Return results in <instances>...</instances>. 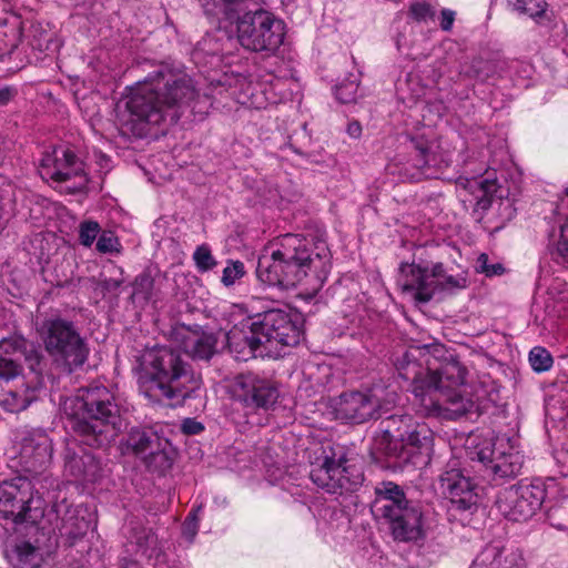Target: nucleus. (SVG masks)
<instances>
[{"mask_svg": "<svg viewBox=\"0 0 568 568\" xmlns=\"http://www.w3.org/2000/svg\"><path fill=\"white\" fill-rule=\"evenodd\" d=\"M211 105L193 79L182 69L161 64L129 95L120 118L125 136H145L153 126L175 124L190 111L204 115Z\"/></svg>", "mask_w": 568, "mask_h": 568, "instance_id": "f257e3e1", "label": "nucleus"}, {"mask_svg": "<svg viewBox=\"0 0 568 568\" xmlns=\"http://www.w3.org/2000/svg\"><path fill=\"white\" fill-rule=\"evenodd\" d=\"M257 261V280L272 287L293 288L305 281L314 292L322 288L332 268V253L318 236L286 233Z\"/></svg>", "mask_w": 568, "mask_h": 568, "instance_id": "f03ea898", "label": "nucleus"}, {"mask_svg": "<svg viewBox=\"0 0 568 568\" xmlns=\"http://www.w3.org/2000/svg\"><path fill=\"white\" fill-rule=\"evenodd\" d=\"M425 351L434 356L446 353L444 345L439 343L423 345L407 351L403 359L397 364V371L402 378L412 381V392L419 404L427 410H439L444 405L455 416H464L471 412L475 404L462 395L467 368L453 355L445 357L438 368L422 372L415 362V353Z\"/></svg>", "mask_w": 568, "mask_h": 568, "instance_id": "7ed1b4c3", "label": "nucleus"}, {"mask_svg": "<svg viewBox=\"0 0 568 568\" xmlns=\"http://www.w3.org/2000/svg\"><path fill=\"white\" fill-rule=\"evenodd\" d=\"M140 392L153 403L182 405L196 396L202 377L183 358L179 349L165 345L145 348L138 358Z\"/></svg>", "mask_w": 568, "mask_h": 568, "instance_id": "20e7f679", "label": "nucleus"}, {"mask_svg": "<svg viewBox=\"0 0 568 568\" xmlns=\"http://www.w3.org/2000/svg\"><path fill=\"white\" fill-rule=\"evenodd\" d=\"M71 427L90 447L109 445L121 428L120 408L113 393L99 383L79 389L73 402Z\"/></svg>", "mask_w": 568, "mask_h": 568, "instance_id": "39448f33", "label": "nucleus"}, {"mask_svg": "<svg viewBox=\"0 0 568 568\" xmlns=\"http://www.w3.org/2000/svg\"><path fill=\"white\" fill-rule=\"evenodd\" d=\"M371 506L373 516L383 520L397 542H417L426 536L423 507L406 497L403 488L393 481L375 486Z\"/></svg>", "mask_w": 568, "mask_h": 568, "instance_id": "423d86ee", "label": "nucleus"}, {"mask_svg": "<svg viewBox=\"0 0 568 568\" xmlns=\"http://www.w3.org/2000/svg\"><path fill=\"white\" fill-rule=\"evenodd\" d=\"M41 338L52 361L68 372L81 367L88 359V344L71 321L59 316L44 320Z\"/></svg>", "mask_w": 568, "mask_h": 568, "instance_id": "0eeeda50", "label": "nucleus"}, {"mask_svg": "<svg viewBox=\"0 0 568 568\" xmlns=\"http://www.w3.org/2000/svg\"><path fill=\"white\" fill-rule=\"evenodd\" d=\"M378 432L374 440V449L394 459L402 458L407 447H426L433 439L432 430L427 425L417 423L408 414H395L382 419Z\"/></svg>", "mask_w": 568, "mask_h": 568, "instance_id": "6e6552de", "label": "nucleus"}, {"mask_svg": "<svg viewBox=\"0 0 568 568\" xmlns=\"http://www.w3.org/2000/svg\"><path fill=\"white\" fill-rule=\"evenodd\" d=\"M311 480L329 494L343 495L355 491L363 483V474L354 466L348 465L344 454L336 457L331 449H324L310 471Z\"/></svg>", "mask_w": 568, "mask_h": 568, "instance_id": "1a4fd4ad", "label": "nucleus"}, {"mask_svg": "<svg viewBox=\"0 0 568 568\" xmlns=\"http://www.w3.org/2000/svg\"><path fill=\"white\" fill-rule=\"evenodd\" d=\"M236 29L241 45L254 52H275L285 36L283 22L264 10L244 13Z\"/></svg>", "mask_w": 568, "mask_h": 568, "instance_id": "9d476101", "label": "nucleus"}, {"mask_svg": "<svg viewBox=\"0 0 568 568\" xmlns=\"http://www.w3.org/2000/svg\"><path fill=\"white\" fill-rule=\"evenodd\" d=\"M41 499L34 497L31 481L16 477L0 484V517L16 524H34L42 517Z\"/></svg>", "mask_w": 568, "mask_h": 568, "instance_id": "9b49d317", "label": "nucleus"}, {"mask_svg": "<svg viewBox=\"0 0 568 568\" xmlns=\"http://www.w3.org/2000/svg\"><path fill=\"white\" fill-rule=\"evenodd\" d=\"M470 459L481 466L484 476L496 485L519 475L523 457L518 452H505L493 439H484L470 453Z\"/></svg>", "mask_w": 568, "mask_h": 568, "instance_id": "f8f14e48", "label": "nucleus"}, {"mask_svg": "<svg viewBox=\"0 0 568 568\" xmlns=\"http://www.w3.org/2000/svg\"><path fill=\"white\" fill-rule=\"evenodd\" d=\"M546 490L540 484L519 483L500 491L496 499L499 511L509 520L525 521L541 507Z\"/></svg>", "mask_w": 568, "mask_h": 568, "instance_id": "ddd939ff", "label": "nucleus"}, {"mask_svg": "<svg viewBox=\"0 0 568 568\" xmlns=\"http://www.w3.org/2000/svg\"><path fill=\"white\" fill-rule=\"evenodd\" d=\"M232 393L235 399L248 408L268 409L280 397L277 384L254 373H243L234 377Z\"/></svg>", "mask_w": 568, "mask_h": 568, "instance_id": "4468645a", "label": "nucleus"}, {"mask_svg": "<svg viewBox=\"0 0 568 568\" xmlns=\"http://www.w3.org/2000/svg\"><path fill=\"white\" fill-rule=\"evenodd\" d=\"M379 392L381 389L373 388L341 394L335 404L337 418L355 424L379 418L383 408Z\"/></svg>", "mask_w": 568, "mask_h": 568, "instance_id": "2eb2a0df", "label": "nucleus"}, {"mask_svg": "<svg viewBox=\"0 0 568 568\" xmlns=\"http://www.w3.org/2000/svg\"><path fill=\"white\" fill-rule=\"evenodd\" d=\"M442 493L449 499V511L457 514H474L478 509V496L475 493V485L464 473L450 467L439 476Z\"/></svg>", "mask_w": 568, "mask_h": 568, "instance_id": "dca6fc26", "label": "nucleus"}, {"mask_svg": "<svg viewBox=\"0 0 568 568\" xmlns=\"http://www.w3.org/2000/svg\"><path fill=\"white\" fill-rule=\"evenodd\" d=\"M442 493L449 499V511L457 514H474L478 509V496L475 493V485L464 473L450 467L439 476Z\"/></svg>", "mask_w": 568, "mask_h": 568, "instance_id": "f3484780", "label": "nucleus"}, {"mask_svg": "<svg viewBox=\"0 0 568 568\" xmlns=\"http://www.w3.org/2000/svg\"><path fill=\"white\" fill-rule=\"evenodd\" d=\"M442 263L435 264L432 270L416 264L404 263L400 265L402 288L413 294L417 303H428L438 292Z\"/></svg>", "mask_w": 568, "mask_h": 568, "instance_id": "a211bd4d", "label": "nucleus"}, {"mask_svg": "<svg viewBox=\"0 0 568 568\" xmlns=\"http://www.w3.org/2000/svg\"><path fill=\"white\" fill-rule=\"evenodd\" d=\"M40 174L42 178L55 182H65L72 178H81L82 184L87 182L82 161L73 151L63 146L54 148L51 152L43 154L40 162Z\"/></svg>", "mask_w": 568, "mask_h": 568, "instance_id": "6ab92c4d", "label": "nucleus"}, {"mask_svg": "<svg viewBox=\"0 0 568 568\" xmlns=\"http://www.w3.org/2000/svg\"><path fill=\"white\" fill-rule=\"evenodd\" d=\"M493 173L486 176L460 180L459 184L474 197V212L485 214L495 203L511 210L507 191L503 189Z\"/></svg>", "mask_w": 568, "mask_h": 568, "instance_id": "aec40b11", "label": "nucleus"}, {"mask_svg": "<svg viewBox=\"0 0 568 568\" xmlns=\"http://www.w3.org/2000/svg\"><path fill=\"white\" fill-rule=\"evenodd\" d=\"M52 442L41 428L27 430L21 439L20 459L28 473L40 474L52 458Z\"/></svg>", "mask_w": 568, "mask_h": 568, "instance_id": "412c9836", "label": "nucleus"}, {"mask_svg": "<svg viewBox=\"0 0 568 568\" xmlns=\"http://www.w3.org/2000/svg\"><path fill=\"white\" fill-rule=\"evenodd\" d=\"M226 344L235 359L244 362L255 357L257 352L263 355L261 348L265 347L253 321L232 327L226 333Z\"/></svg>", "mask_w": 568, "mask_h": 568, "instance_id": "4be33fe9", "label": "nucleus"}, {"mask_svg": "<svg viewBox=\"0 0 568 568\" xmlns=\"http://www.w3.org/2000/svg\"><path fill=\"white\" fill-rule=\"evenodd\" d=\"M409 142L412 149L409 163L415 171L407 173V176L412 181L435 178L438 173L439 160L432 151L428 141L423 138H412ZM405 170L408 172V168Z\"/></svg>", "mask_w": 568, "mask_h": 568, "instance_id": "5701e85b", "label": "nucleus"}, {"mask_svg": "<svg viewBox=\"0 0 568 568\" xmlns=\"http://www.w3.org/2000/svg\"><path fill=\"white\" fill-rule=\"evenodd\" d=\"M24 338L10 336L0 341V381L10 382L22 374L20 352H23Z\"/></svg>", "mask_w": 568, "mask_h": 568, "instance_id": "b1692460", "label": "nucleus"}, {"mask_svg": "<svg viewBox=\"0 0 568 568\" xmlns=\"http://www.w3.org/2000/svg\"><path fill=\"white\" fill-rule=\"evenodd\" d=\"M40 390L39 381H23L20 386L3 393L0 406L9 413H20L38 400Z\"/></svg>", "mask_w": 568, "mask_h": 568, "instance_id": "393cba45", "label": "nucleus"}, {"mask_svg": "<svg viewBox=\"0 0 568 568\" xmlns=\"http://www.w3.org/2000/svg\"><path fill=\"white\" fill-rule=\"evenodd\" d=\"M284 314L285 312L282 310H270L253 318L255 329H257L264 346L276 344L278 328L284 324Z\"/></svg>", "mask_w": 568, "mask_h": 568, "instance_id": "a878e982", "label": "nucleus"}, {"mask_svg": "<svg viewBox=\"0 0 568 568\" xmlns=\"http://www.w3.org/2000/svg\"><path fill=\"white\" fill-rule=\"evenodd\" d=\"M216 343L212 333H193L184 338L183 347L193 359L209 361L215 353Z\"/></svg>", "mask_w": 568, "mask_h": 568, "instance_id": "bb28decb", "label": "nucleus"}, {"mask_svg": "<svg viewBox=\"0 0 568 568\" xmlns=\"http://www.w3.org/2000/svg\"><path fill=\"white\" fill-rule=\"evenodd\" d=\"M64 468L74 478L93 479L98 471L95 458L90 453L78 455L67 450L64 455Z\"/></svg>", "mask_w": 568, "mask_h": 568, "instance_id": "cd10ccee", "label": "nucleus"}, {"mask_svg": "<svg viewBox=\"0 0 568 568\" xmlns=\"http://www.w3.org/2000/svg\"><path fill=\"white\" fill-rule=\"evenodd\" d=\"M7 557L16 568H39L43 560L40 549L29 541L17 542Z\"/></svg>", "mask_w": 568, "mask_h": 568, "instance_id": "c85d7f7f", "label": "nucleus"}, {"mask_svg": "<svg viewBox=\"0 0 568 568\" xmlns=\"http://www.w3.org/2000/svg\"><path fill=\"white\" fill-rule=\"evenodd\" d=\"M20 359L24 358L28 374H21L26 382L39 381V389L43 387V367L44 358L41 352L24 338L23 352L19 354Z\"/></svg>", "mask_w": 568, "mask_h": 568, "instance_id": "c756f323", "label": "nucleus"}, {"mask_svg": "<svg viewBox=\"0 0 568 568\" xmlns=\"http://www.w3.org/2000/svg\"><path fill=\"white\" fill-rule=\"evenodd\" d=\"M22 33L23 23L19 17L7 19L0 27V36L3 37V47L1 48L4 51L1 54V59L3 61L6 58H11L16 49L19 47Z\"/></svg>", "mask_w": 568, "mask_h": 568, "instance_id": "7c9ffc66", "label": "nucleus"}, {"mask_svg": "<svg viewBox=\"0 0 568 568\" xmlns=\"http://www.w3.org/2000/svg\"><path fill=\"white\" fill-rule=\"evenodd\" d=\"M470 568H518L513 559L503 557V549L495 545L486 546L475 558Z\"/></svg>", "mask_w": 568, "mask_h": 568, "instance_id": "2f4dec72", "label": "nucleus"}, {"mask_svg": "<svg viewBox=\"0 0 568 568\" xmlns=\"http://www.w3.org/2000/svg\"><path fill=\"white\" fill-rule=\"evenodd\" d=\"M126 445L135 455L145 457L150 450L160 446V438L149 429L132 428L128 435Z\"/></svg>", "mask_w": 568, "mask_h": 568, "instance_id": "473e14b6", "label": "nucleus"}, {"mask_svg": "<svg viewBox=\"0 0 568 568\" xmlns=\"http://www.w3.org/2000/svg\"><path fill=\"white\" fill-rule=\"evenodd\" d=\"M90 523L84 518L77 516L73 511H68L57 525V529L62 537L68 538L71 544L82 538L89 530Z\"/></svg>", "mask_w": 568, "mask_h": 568, "instance_id": "72a5a7b5", "label": "nucleus"}, {"mask_svg": "<svg viewBox=\"0 0 568 568\" xmlns=\"http://www.w3.org/2000/svg\"><path fill=\"white\" fill-rule=\"evenodd\" d=\"M303 335L302 326L296 316L293 318L288 313L284 314V324L278 328V337L275 345L296 346Z\"/></svg>", "mask_w": 568, "mask_h": 568, "instance_id": "f704fd0d", "label": "nucleus"}, {"mask_svg": "<svg viewBox=\"0 0 568 568\" xmlns=\"http://www.w3.org/2000/svg\"><path fill=\"white\" fill-rule=\"evenodd\" d=\"M132 297L142 298L149 302L156 298L159 295V288L156 287L155 278L150 270L143 271L139 274L133 284Z\"/></svg>", "mask_w": 568, "mask_h": 568, "instance_id": "c9c22d12", "label": "nucleus"}, {"mask_svg": "<svg viewBox=\"0 0 568 568\" xmlns=\"http://www.w3.org/2000/svg\"><path fill=\"white\" fill-rule=\"evenodd\" d=\"M29 45L39 53H45L55 47L53 34L43 28L40 23H34L30 28Z\"/></svg>", "mask_w": 568, "mask_h": 568, "instance_id": "e433bc0d", "label": "nucleus"}, {"mask_svg": "<svg viewBox=\"0 0 568 568\" xmlns=\"http://www.w3.org/2000/svg\"><path fill=\"white\" fill-rule=\"evenodd\" d=\"M144 462L148 468L153 471L164 473L172 467V459L164 449L160 448V446L150 450V453L144 457Z\"/></svg>", "mask_w": 568, "mask_h": 568, "instance_id": "4c0bfd02", "label": "nucleus"}, {"mask_svg": "<svg viewBox=\"0 0 568 568\" xmlns=\"http://www.w3.org/2000/svg\"><path fill=\"white\" fill-rule=\"evenodd\" d=\"M97 251L101 254H120L122 245L112 231H102L97 241Z\"/></svg>", "mask_w": 568, "mask_h": 568, "instance_id": "58836bf2", "label": "nucleus"}, {"mask_svg": "<svg viewBox=\"0 0 568 568\" xmlns=\"http://www.w3.org/2000/svg\"><path fill=\"white\" fill-rule=\"evenodd\" d=\"M440 281H438V292L454 293L467 287V277L464 274L448 275L442 265Z\"/></svg>", "mask_w": 568, "mask_h": 568, "instance_id": "ea45409f", "label": "nucleus"}, {"mask_svg": "<svg viewBox=\"0 0 568 568\" xmlns=\"http://www.w3.org/2000/svg\"><path fill=\"white\" fill-rule=\"evenodd\" d=\"M529 363L535 372H546L551 368L554 359L544 347H534L529 353Z\"/></svg>", "mask_w": 568, "mask_h": 568, "instance_id": "a19ab883", "label": "nucleus"}, {"mask_svg": "<svg viewBox=\"0 0 568 568\" xmlns=\"http://www.w3.org/2000/svg\"><path fill=\"white\" fill-rule=\"evenodd\" d=\"M110 273V276H106L105 273L101 274L100 287L104 292L113 293L125 282V278L123 276V270L116 265H111Z\"/></svg>", "mask_w": 568, "mask_h": 568, "instance_id": "79ce46f5", "label": "nucleus"}, {"mask_svg": "<svg viewBox=\"0 0 568 568\" xmlns=\"http://www.w3.org/2000/svg\"><path fill=\"white\" fill-rule=\"evenodd\" d=\"M101 232L102 231L98 222L83 221L79 225V241L83 246L90 247L95 240L98 241Z\"/></svg>", "mask_w": 568, "mask_h": 568, "instance_id": "37998d69", "label": "nucleus"}, {"mask_svg": "<svg viewBox=\"0 0 568 568\" xmlns=\"http://www.w3.org/2000/svg\"><path fill=\"white\" fill-rule=\"evenodd\" d=\"M514 6L517 11L534 19L541 17L547 9L545 0H516Z\"/></svg>", "mask_w": 568, "mask_h": 568, "instance_id": "c03bdc74", "label": "nucleus"}, {"mask_svg": "<svg viewBox=\"0 0 568 568\" xmlns=\"http://www.w3.org/2000/svg\"><path fill=\"white\" fill-rule=\"evenodd\" d=\"M408 14L416 22L427 23L434 20L435 10L428 2L417 1L410 4Z\"/></svg>", "mask_w": 568, "mask_h": 568, "instance_id": "a18cd8bd", "label": "nucleus"}, {"mask_svg": "<svg viewBox=\"0 0 568 568\" xmlns=\"http://www.w3.org/2000/svg\"><path fill=\"white\" fill-rule=\"evenodd\" d=\"M193 258L196 267L201 272L212 270L216 265V261L214 260L210 248L205 245H201L195 250Z\"/></svg>", "mask_w": 568, "mask_h": 568, "instance_id": "49530a36", "label": "nucleus"}, {"mask_svg": "<svg viewBox=\"0 0 568 568\" xmlns=\"http://www.w3.org/2000/svg\"><path fill=\"white\" fill-rule=\"evenodd\" d=\"M358 83L356 80L343 82L336 85L335 94L342 103H352L356 100Z\"/></svg>", "mask_w": 568, "mask_h": 568, "instance_id": "de8ad7c7", "label": "nucleus"}, {"mask_svg": "<svg viewBox=\"0 0 568 568\" xmlns=\"http://www.w3.org/2000/svg\"><path fill=\"white\" fill-rule=\"evenodd\" d=\"M244 274V264L241 261H233L223 270L222 283L225 286H231Z\"/></svg>", "mask_w": 568, "mask_h": 568, "instance_id": "09e8293b", "label": "nucleus"}, {"mask_svg": "<svg viewBox=\"0 0 568 568\" xmlns=\"http://www.w3.org/2000/svg\"><path fill=\"white\" fill-rule=\"evenodd\" d=\"M247 0H225L223 4V19L227 21L237 20L240 13L245 9Z\"/></svg>", "mask_w": 568, "mask_h": 568, "instance_id": "8fccbe9b", "label": "nucleus"}, {"mask_svg": "<svg viewBox=\"0 0 568 568\" xmlns=\"http://www.w3.org/2000/svg\"><path fill=\"white\" fill-rule=\"evenodd\" d=\"M477 271L487 276H495L501 275L505 272V267L500 263L489 264L488 255L483 253L477 258Z\"/></svg>", "mask_w": 568, "mask_h": 568, "instance_id": "3c124183", "label": "nucleus"}, {"mask_svg": "<svg viewBox=\"0 0 568 568\" xmlns=\"http://www.w3.org/2000/svg\"><path fill=\"white\" fill-rule=\"evenodd\" d=\"M551 524L559 529H568V507L562 505L555 506L548 515Z\"/></svg>", "mask_w": 568, "mask_h": 568, "instance_id": "603ef678", "label": "nucleus"}, {"mask_svg": "<svg viewBox=\"0 0 568 568\" xmlns=\"http://www.w3.org/2000/svg\"><path fill=\"white\" fill-rule=\"evenodd\" d=\"M206 16L223 19L225 0H200Z\"/></svg>", "mask_w": 568, "mask_h": 568, "instance_id": "864d4df0", "label": "nucleus"}, {"mask_svg": "<svg viewBox=\"0 0 568 568\" xmlns=\"http://www.w3.org/2000/svg\"><path fill=\"white\" fill-rule=\"evenodd\" d=\"M557 253L568 263V217L560 226V240L557 244Z\"/></svg>", "mask_w": 568, "mask_h": 568, "instance_id": "5fc2aeb1", "label": "nucleus"}, {"mask_svg": "<svg viewBox=\"0 0 568 568\" xmlns=\"http://www.w3.org/2000/svg\"><path fill=\"white\" fill-rule=\"evenodd\" d=\"M181 429L186 435H197L204 430V426L195 418H185L182 422Z\"/></svg>", "mask_w": 568, "mask_h": 568, "instance_id": "6e6d98bb", "label": "nucleus"}, {"mask_svg": "<svg viewBox=\"0 0 568 568\" xmlns=\"http://www.w3.org/2000/svg\"><path fill=\"white\" fill-rule=\"evenodd\" d=\"M455 20V12L448 9L442 11L440 28L444 31H449Z\"/></svg>", "mask_w": 568, "mask_h": 568, "instance_id": "4d7b16f0", "label": "nucleus"}, {"mask_svg": "<svg viewBox=\"0 0 568 568\" xmlns=\"http://www.w3.org/2000/svg\"><path fill=\"white\" fill-rule=\"evenodd\" d=\"M17 94V90L12 87L0 88V106L7 105Z\"/></svg>", "mask_w": 568, "mask_h": 568, "instance_id": "13d9d810", "label": "nucleus"}, {"mask_svg": "<svg viewBox=\"0 0 568 568\" xmlns=\"http://www.w3.org/2000/svg\"><path fill=\"white\" fill-rule=\"evenodd\" d=\"M347 133L349 136L352 138H359L361 133H362V126L361 124L357 122V121H354V122H351L348 125H347Z\"/></svg>", "mask_w": 568, "mask_h": 568, "instance_id": "bf43d9fd", "label": "nucleus"}, {"mask_svg": "<svg viewBox=\"0 0 568 568\" xmlns=\"http://www.w3.org/2000/svg\"><path fill=\"white\" fill-rule=\"evenodd\" d=\"M119 568H141V566L134 560L122 559Z\"/></svg>", "mask_w": 568, "mask_h": 568, "instance_id": "052dcab7", "label": "nucleus"}, {"mask_svg": "<svg viewBox=\"0 0 568 568\" xmlns=\"http://www.w3.org/2000/svg\"><path fill=\"white\" fill-rule=\"evenodd\" d=\"M4 156H6L4 140L2 138H0V164L2 163Z\"/></svg>", "mask_w": 568, "mask_h": 568, "instance_id": "680f3d73", "label": "nucleus"}, {"mask_svg": "<svg viewBox=\"0 0 568 568\" xmlns=\"http://www.w3.org/2000/svg\"><path fill=\"white\" fill-rule=\"evenodd\" d=\"M566 195L568 196V189H567V191H566Z\"/></svg>", "mask_w": 568, "mask_h": 568, "instance_id": "e2e57ef3", "label": "nucleus"}]
</instances>
